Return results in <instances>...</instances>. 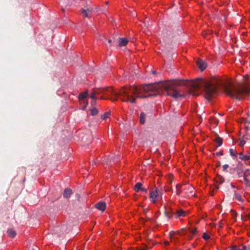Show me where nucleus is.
Wrapping results in <instances>:
<instances>
[{
  "mask_svg": "<svg viewBox=\"0 0 250 250\" xmlns=\"http://www.w3.org/2000/svg\"><path fill=\"white\" fill-rule=\"evenodd\" d=\"M186 215V212L182 209H179L174 213V215L176 218H178L180 217H184Z\"/></svg>",
  "mask_w": 250,
  "mask_h": 250,
  "instance_id": "obj_5",
  "label": "nucleus"
},
{
  "mask_svg": "<svg viewBox=\"0 0 250 250\" xmlns=\"http://www.w3.org/2000/svg\"><path fill=\"white\" fill-rule=\"evenodd\" d=\"M147 249H148V247L146 245H144L143 248H139L137 250H147Z\"/></svg>",
  "mask_w": 250,
  "mask_h": 250,
  "instance_id": "obj_34",
  "label": "nucleus"
},
{
  "mask_svg": "<svg viewBox=\"0 0 250 250\" xmlns=\"http://www.w3.org/2000/svg\"><path fill=\"white\" fill-rule=\"evenodd\" d=\"M196 64L198 66L199 68L201 71L204 70L207 68V64L206 62L201 59L197 60L196 62Z\"/></svg>",
  "mask_w": 250,
  "mask_h": 250,
  "instance_id": "obj_3",
  "label": "nucleus"
},
{
  "mask_svg": "<svg viewBox=\"0 0 250 250\" xmlns=\"http://www.w3.org/2000/svg\"><path fill=\"white\" fill-rule=\"evenodd\" d=\"M248 218L249 219H250V214H248Z\"/></svg>",
  "mask_w": 250,
  "mask_h": 250,
  "instance_id": "obj_52",
  "label": "nucleus"
},
{
  "mask_svg": "<svg viewBox=\"0 0 250 250\" xmlns=\"http://www.w3.org/2000/svg\"><path fill=\"white\" fill-rule=\"evenodd\" d=\"M82 13L83 14V16L85 17H87L88 15V13L87 12V11L85 9H82Z\"/></svg>",
  "mask_w": 250,
  "mask_h": 250,
  "instance_id": "obj_31",
  "label": "nucleus"
},
{
  "mask_svg": "<svg viewBox=\"0 0 250 250\" xmlns=\"http://www.w3.org/2000/svg\"><path fill=\"white\" fill-rule=\"evenodd\" d=\"M247 248L246 246H244L242 249H238V250H247Z\"/></svg>",
  "mask_w": 250,
  "mask_h": 250,
  "instance_id": "obj_43",
  "label": "nucleus"
},
{
  "mask_svg": "<svg viewBox=\"0 0 250 250\" xmlns=\"http://www.w3.org/2000/svg\"><path fill=\"white\" fill-rule=\"evenodd\" d=\"M239 158L240 159H241L244 161H247L249 160L250 158V157L247 155H244L242 153H240L239 154Z\"/></svg>",
  "mask_w": 250,
  "mask_h": 250,
  "instance_id": "obj_12",
  "label": "nucleus"
},
{
  "mask_svg": "<svg viewBox=\"0 0 250 250\" xmlns=\"http://www.w3.org/2000/svg\"><path fill=\"white\" fill-rule=\"evenodd\" d=\"M249 175H250V169H247L244 172L243 178H247Z\"/></svg>",
  "mask_w": 250,
  "mask_h": 250,
  "instance_id": "obj_23",
  "label": "nucleus"
},
{
  "mask_svg": "<svg viewBox=\"0 0 250 250\" xmlns=\"http://www.w3.org/2000/svg\"><path fill=\"white\" fill-rule=\"evenodd\" d=\"M162 196V195H160V196H161V198H162V196Z\"/></svg>",
  "mask_w": 250,
  "mask_h": 250,
  "instance_id": "obj_55",
  "label": "nucleus"
},
{
  "mask_svg": "<svg viewBox=\"0 0 250 250\" xmlns=\"http://www.w3.org/2000/svg\"><path fill=\"white\" fill-rule=\"evenodd\" d=\"M90 111L91 114L93 116L96 115L98 112L97 109L95 107H93L92 108H91L90 109Z\"/></svg>",
  "mask_w": 250,
  "mask_h": 250,
  "instance_id": "obj_21",
  "label": "nucleus"
},
{
  "mask_svg": "<svg viewBox=\"0 0 250 250\" xmlns=\"http://www.w3.org/2000/svg\"><path fill=\"white\" fill-rule=\"evenodd\" d=\"M85 10L87 11V12L88 13H90L92 12V9H91V8H87L86 9H85Z\"/></svg>",
  "mask_w": 250,
  "mask_h": 250,
  "instance_id": "obj_39",
  "label": "nucleus"
},
{
  "mask_svg": "<svg viewBox=\"0 0 250 250\" xmlns=\"http://www.w3.org/2000/svg\"><path fill=\"white\" fill-rule=\"evenodd\" d=\"M95 207L100 210L104 211L106 208V204L104 202H100L95 205Z\"/></svg>",
  "mask_w": 250,
  "mask_h": 250,
  "instance_id": "obj_4",
  "label": "nucleus"
},
{
  "mask_svg": "<svg viewBox=\"0 0 250 250\" xmlns=\"http://www.w3.org/2000/svg\"><path fill=\"white\" fill-rule=\"evenodd\" d=\"M221 165V162H218L216 164L217 167H220Z\"/></svg>",
  "mask_w": 250,
  "mask_h": 250,
  "instance_id": "obj_44",
  "label": "nucleus"
},
{
  "mask_svg": "<svg viewBox=\"0 0 250 250\" xmlns=\"http://www.w3.org/2000/svg\"><path fill=\"white\" fill-rule=\"evenodd\" d=\"M165 215L167 218H170L173 215H174V213L171 211L170 210L169 211L166 210L165 211Z\"/></svg>",
  "mask_w": 250,
  "mask_h": 250,
  "instance_id": "obj_14",
  "label": "nucleus"
},
{
  "mask_svg": "<svg viewBox=\"0 0 250 250\" xmlns=\"http://www.w3.org/2000/svg\"><path fill=\"white\" fill-rule=\"evenodd\" d=\"M224 178L221 176L218 177L217 179V182L219 183L220 184L223 183L224 182Z\"/></svg>",
  "mask_w": 250,
  "mask_h": 250,
  "instance_id": "obj_30",
  "label": "nucleus"
},
{
  "mask_svg": "<svg viewBox=\"0 0 250 250\" xmlns=\"http://www.w3.org/2000/svg\"><path fill=\"white\" fill-rule=\"evenodd\" d=\"M96 93L95 92V91H94V90L93 89L92 90V92L91 93L90 95V97L92 99H97L96 98V97L95 96L96 95Z\"/></svg>",
  "mask_w": 250,
  "mask_h": 250,
  "instance_id": "obj_28",
  "label": "nucleus"
},
{
  "mask_svg": "<svg viewBox=\"0 0 250 250\" xmlns=\"http://www.w3.org/2000/svg\"><path fill=\"white\" fill-rule=\"evenodd\" d=\"M203 238L206 240H207L208 239H209V238H210L209 236L206 233H204L203 235Z\"/></svg>",
  "mask_w": 250,
  "mask_h": 250,
  "instance_id": "obj_32",
  "label": "nucleus"
},
{
  "mask_svg": "<svg viewBox=\"0 0 250 250\" xmlns=\"http://www.w3.org/2000/svg\"><path fill=\"white\" fill-rule=\"evenodd\" d=\"M189 234L188 235V237H189V239H191L192 236L196 233V232L197 231V228H195L192 230L191 229H189Z\"/></svg>",
  "mask_w": 250,
  "mask_h": 250,
  "instance_id": "obj_17",
  "label": "nucleus"
},
{
  "mask_svg": "<svg viewBox=\"0 0 250 250\" xmlns=\"http://www.w3.org/2000/svg\"><path fill=\"white\" fill-rule=\"evenodd\" d=\"M235 198L239 201H240V202H242L243 201V199H242V196H241L240 194H235Z\"/></svg>",
  "mask_w": 250,
  "mask_h": 250,
  "instance_id": "obj_24",
  "label": "nucleus"
},
{
  "mask_svg": "<svg viewBox=\"0 0 250 250\" xmlns=\"http://www.w3.org/2000/svg\"><path fill=\"white\" fill-rule=\"evenodd\" d=\"M119 46L120 47L125 46L128 42V40L125 38H119Z\"/></svg>",
  "mask_w": 250,
  "mask_h": 250,
  "instance_id": "obj_6",
  "label": "nucleus"
},
{
  "mask_svg": "<svg viewBox=\"0 0 250 250\" xmlns=\"http://www.w3.org/2000/svg\"><path fill=\"white\" fill-rule=\"evenodd\" d=\"M216 154L217 155H223V151H219L216 153Z\"/></svg>",
  "mask_w": 250,
  "mask_h": 250,
  "instance_id": "obj_41",
  "label": "nucleus"
},
{
  "mask_svg": "<svg viewBox=\"0 0 250 250\" xmlns=\"http://www.w3.org/2000/svg\"><path fill=\"white\" fill-rule=\"evenodd\" d=\"M96 95L101 93L104 94V88H95L93 89Z\"/></svg>",
  "mask_w": 250,
  "mask_h": 250,
  "instance_id": "obj_15",
  "label": "nucleus"
},
{
  "mask_svg": "<svg viewBox=\"0 0 250 250\" xmlns=\"http://www.w3.org/2000/svg\"><path fill=\"white\" fill-rule=\"evenodd\" d=\"M161 195V191L158 189H156L154 191H152L149 194V199L153 203H155L158 198Z\"/></svg>",
  "mask_w": 250,
  "mask_h": 250,
  "instance_id": "obj_2",
  "label": "nucleus"
},
{
  "mask_svg": "<svg viewBox=\"0 0 250 250\" xmlns=\"http://www.w3.org/2000/svg\"><path fill=\"white\" fill-rule=\"evenodd\" d=\"M176 233L177 234H179L180 235H185L187 234V232L184 229H182L180 230L177 231Z\"/></svg>",
  "mask_w": 250,
  "mask_h": 250,
  "instance_id": "obj_25",
  "label": "nucleus"
},
{
  "mask_svg": "<svg viewBox=\"0 0 250 250\" xmlns=\"http://www.w3.org/2000/svg\"><path fill=\"white\" fill-rule=\"evenodd\" d=\"M215 142L216 144H218V146H220L222 145L223 143V140L219 136H218L215 140Z\"/></svg>",
  "mask_w": 250,
  "mask_h": 250,
  "instance_id": "obj_20",
  "label": "nucleus"
},
{
  "mask_svg": "<svg viewBox=\"0 0 250 250\" xmlns=\"http://www.w3.org/2000/svg\"><path fill=\"white\" fill-rule=\"evenodd\" d=\"M112 42V40L111 39H109L108 40V42L110 43L111 42Z\"/></svg>",
  "mask_w": 250,
  "mask_h": 250,
  "instance_id": "obj_48",
  "label": "nucleus"
},
{
  "mask_svg": "<svg viewBox=\"0 0 250 250\" xmlns=\"http://www.w3.org/2000/svg\"><path fill=\"white\" fill-rule=\"evenodd\" d=\"M152 73L153 74H156V71H155V70H153V71H152Z\"/></svg>",
  "mask_w": 250,
  "mask_h": 250,
  "instance_id": "obj_49",
  "label": "nucleus"
},
{
  "mask_svg": "<svg viewBox=\"0 0 250 250\" xmlns=\"http://www.w3.org/2000/svg\"><path fill=\"white\" fill-rule=\"evenodd\" d=\"M229 151L230 154L232 156H236L237 153L235 151V150H234L233 149L230 148Z\"/></svg>",
  "mask_w": 250,
  "mask_h": 250,
  "instance_id": "obj_26",
  "label": "nucleus"
},
{
  "mask_svg": "<svg viewBox=\"0 0 250 250\" xmlns=\"http://www.w3.org/2000/svg\"><path fill=\"white\" fill-rule=\"evenodd\" d=\"M184 85L188 88L189 94L198 95L203 90L204 97L207 99V80L198 78L194 81H183L178 80H172L164 82L154 84H144L139 87L130 86L124 87L120 92H118L112 87L104 88V94L111 96L112 101L117 100L119 95L123 102L131 104L135 103L138 98H146L151 96L163 94L170 96L175 99L184 97V95L179 93L176 89V86Z\"/></svg>",
  "mask_w": 250,
  "mask_h": 250,
  "instance_id": "obj_1",
  "label": "nucleus"
},
{
  "mask_svg": "<svg viewBox=\"0 0 250 250\" xmlns=\"http://www.w3.org/2000/svg\"><path fill=\"white\" fill-rule=\"evenodd\" d=\"M247 123H248L249 124H250V119L249 120H248Z\"/></svg>",
  "mask_w": 250,
  "mask_h": 250,
  "instance_id": "obj_51",
  "label": "nucleus"
},
{
  "mask_svg": "<svg viewBox=\"0 0 250 250\" xmlns=\"http://www.w3.org/2000/svg\"><path fill=\"white\" fill-rule=\"evenodd\" d=\"M89 137H90V139L89 141H88V142H87V143H86V144H88L90 143L91 142V141H92V138H91V136H89Z\"/></svg>",
  "mask_w": 250,
  "mask_h": 250,
  "instance_id": "obj_45",
  "label": "nucleus"
},
{
  "mask_svg": "<svg viewBox=\"0 0 250 250\" xmlns=\"http://www.w3.org/2000/svg\"><path fill=\"white\" fill-rule=\"evenodd\" d=\"M165 245L167 246V245H169V242L166 241V242H165Z\"/></svg>",
  "mask_w": 250,
  "mask_h": 250,
  "instance_id": "obj_47",
  "label": "nucleus"
},
{
  "mask_svg": "<svg viewBox=\"0 0 250 250\" xmlns=\"http://www.w3.org/2000/svg\"><path fill=\"white\" fill-rule=\"evenodd\" d=\"M112 161L116 162H118L117 158L115 159V158H114L113 156L108 157V158L107 159L104 160L105 163L107 165H109Z\"/></svg>",
  "mask_w": 250,
  "mask_h": 250,
  "instance_id": "obj_11",
  "label": "nucleus"
},
{
  "mask_svg": "<svg viewBox=\"0 0 250 250\" xmlns=\"http://www.w3.org/2000/svg\"><path fill=\"white\" fill-rule=\"evenodd\" d=\"M183 184H179L176 185V194L177 195H180V194L182 193V190L181 189V188L182 187Z\"/></svg>",
  "mask_w": 250,
  "mask_h": 250,
  "instance_id": "obj_13",
  "label": "nucleus"
},
{
  "mask_svg": "<svg viewBox=\"0 0 250 250\" xmlns=\"http://www.w3.org/2000/svg\"><path fill=\"white\" fill-rule=\"evenodd\" d=\"M250 129L249 130H248V134H249L250 133Z\"/></svg>",
  "mask_w": 250,
  "mask_h": 250,
  "instance_id": "obj_53",
  "label": "nucleus"
},
{
  "mask_svg": "<svg viewBox=\"0 0 250 250\" xmlns=\"http://www.w3.org/2000/svg\"><path fill=\"white\" fill-rule=\"evenodd\" d=\"M146 115L145 113L142 112L140 114V117H139V122L141 124L144 125L145 124V121H146Z\"/></svg>",
  "mask_w": 250,
  "mask_h": 250,
  "instance_id": "obj_10",
  "label": "nucleus"
},
{
  "mask_svg": "<svg viewBox=\"0 0 250 250\" xmlns=\"http://www.w3.org/2000/svg\"><path fill=\"white\" fill-rule=\"evenodd\" d=\"M101 99H106V98H104V97L103 96H101V98H100Z\"/></svg>",
  "mask_w": 250,
  "mask_h": 250,
  "instance_id": "obj_50",
  "label": "nucleus"
},
{
  "mask_svg": "<svg viewBox=\"0 0 250 250\" xmlns=\"http://www.w3.org/2000/svg\"><path fill=\"white\" fill-rule=\"evenodd\" d=\"M237 172L238 173V175L239 177H241L242 174H244V171L242 169V164L241 163H239L236 167Z\"/></svg>",
  "mask_w": 250,
  "mask_h": 250,
  "instance_id": "obj_7",
  "label": "nucleus"
},
{
  "mask_svg": "<svg viewBox=\"0 0 250 250\" xmlns=\"http://www.w3.org/2000/svg\"><path fill=\"white\" fill-rule=\"evenodd\" d=\"M133 189L136 192L141 191V189H143L142 184L140 182L137 183L134 186Z\"/></svg>",
  "mask_w": 250,
  "mask_h": 250,
  "instance_id": "obj_9",
  "label": "nucleus"
},
{
  "mask_svg": "<svg viewBox=\"0 0 250 250\" xmlns=\"http://www.w3.org/2000/svg\"><path fill=\"white\" fill-rule=\"evenodd\" d=\"M7 233L8 236L11 238H14L16 235L15 231L12 229H8L7 230Z\"/></svg>",
  "mask_w": 250,
  "mask_h": 250,
  "instance_id": "obj_18",
  "label": "nucleus"
},
{
  "mask_svg": "<svg viewBox=\"0 0 250 250\" xmlns=\"http://www.w3.org/2000/svg\"><path fill=\"white\" fill-rule=\"evenodd\" d=\"M141 191H145L146 193L147 192V189H145L144 188H143V189H141Z\"/></svg>",
  "mask_w": 250,
  "mask_h": 250,
  "instance_id": "obj_46",
  "label": "nucleus"
},
{
  "mask_svg": "<svg viewBox=\"0 0 250 250\" xmlns=\"http://www.w3.org/2000/svg\"><path fill=\"white\" fill-rule=\"evenodd\" d=\"M110 115V112H105L104 114H103L101 116V118L103 120H105V119L108 118L109 117Z\"/></svg>",
  "mask_w": 250,
  "mask_h": 250,
  "instance_id": "obj_22",
  "label": "nucleus"
},
{
  "mask_svg": "<svg viewBox=\"0 0 250 250\" xmlns=\"http://www.w3.org/2000/svg\"><path fill=\"white\" fill-rule=\"evenodd\" d=\"M194 188L191 186H188V188H186L185 189L187 191V192H186V193L187 194H192L193 192V190H194Z\"/></svg>",
  "mask_w": 250,
  "mask_h": 250,
  "instance_id": "obj_19",
  "label": "nucleus"
},
{
  "mask_svg": "<svg viewBox=\"0 0 250 250\" xmlns=\"http://www.w3.org/2000/svg\"><path fill=\"white\" fill-rule=\"evenodd\" d=\"M165 191H171L172 190V188H165Z\"/></svg>",
  "mask_w": 250,
  "mask_h": 250,
  "instance_id": "obj_42",
  "label": "nucleus"
},
{
  "mask_svg": "<svg viewBox=\"0 0 250 250\" xmlns=\"http://www.w3.org/2000/svg\"><path fill=\"white\" fill-rule=\"evenodd\" d=\"M72 193V190L70 188H65L63 194V196L64 198H69L70 197Z\"/></svg>",
  "mask_w": 250,
  "mask_h": 250,
  "instance_id": "obj_8",
  "label": "nucleus"
},
{
  "mask_svg": "<svg viewBox=\"0 0 250 250\" xmlns=\"http://www.w3.org/2000/svg\"><path fill=\"white\" fill-rule=\"evenodd\" d=\"M230 211L232 213V216L233 218H234L235 219H236V216H237V213L233 210H231Z\"/></svg>",
  "mask_w": 250,
  "mask_h": 250,
  "instance_id": "obj_33",
  "label": "nucleus"
},
{
  "mask_svg": "<svg viewBox=\"0 0 250 250\" xmlns=\"http://www.w3.org/2000/svg\"><path fill=\"white\" fill-rule=\"evenodd\" d=\"M108 3V1L106 2V4H107Z\"/></svg>",
  "mask_w": 250,
  "mask_h": 250,
  "instance_id": "obj_54",
  "label": "nucleus"
},
{
  "mask_svg": "<svg viewBox=\"0 0 250 250\" xmlns=\"http://www.w3.org/2000/svg\"><path fill=\"white\" fill-rule=\"evenodd\" d=\"M88 96V93L85 91L84 92L81 93L79 95V99L80 100H82L86 98Z\"/></svg>",
  "mask_w": 250,
  "mask_h": 250,
  "instance_id": "obj_16",
  "label": "nucleus"
},
{
  "mask_svg": "<svg viewBox=\"0 0 250 250\" xmlns=\"http://www.w3.org/2000/svg\"><path fill=\"white\" fill-rule=\"evenodd\" d=\"M244 181H245V184L248 187L250 186V180H248L247 178H243Z\"/></svg>",
  "mask_w": 250,
  "mask_h": 250,
  "instance_id": "obj_29",
  "label": "nucleus"
},
{
  "mask_svg": "<svg viewBox=\"0 0 250 250\" xmlns=\"http://www.w3.org/2000/svg\"><path fill=\"white\" fill-rule=\"evenodd\" d=\"M167 177L169 183H171L173 181V175L172 174L169 173L167 175Z\"/></svg>",
  "mask_w": 250,
  "mask_h": 250,
  "instance_id": "obj_27",
  "label": "nucleus"
},
{
  "mask_svg": "<svg viewBox=\"0 0 250 250\" xmlns=\"http://www.w3.org/2000/svg\"><path fill=\"white\" fill-rule=\"evenodd\" d=\"M97 99H92V101L91 102V104L92 105H95L96 104Z\"/></svg>",
  "mask_w": 250,
  "mask_h": 250,
  "instance_id": "obj_35",
  "label": "nucleus"
},
{
  "mask_svg": "<svg viewBox=\"0 0 250 250\" xmlns=\"http://www.w3.org/2000/svg\"><path fill=\"white\" fill-rule=\"evenodd\" d=\"M229 250H238V249L236 246H233Z\"/></svg>",
  "mask_w": 250,
  "mask_h": 250,
  "instance_id": "obj_38",
  "label": "nucleus"
},
{
  "mask_svg": "<svg viewBox=\"0 0 250 250\" xmlns=\"http://www.w3.org/2000/svg\"><path fill=\"white\" fill-rule=\"evenodd\" d=\"M246 143V142L244 140L240 141L239 143V146H243Z\"/></svg>",
  "mask_w": 250,
  "mask_h": 250,
  "instance_id": "obj_36",
  "label": "nucleus"
},
{
  "mask_svg": "<svg viewBox=\"0 0 250 250\" xmlns=\"http://www.w3.org/2000/svg\"><path fill=\"white\" fill-rule=\"evenodd\" d=\"M218 226L219 228H222L223 226V224L222 223V221H220L218 223Z\"/></svg>",
  "mask_w": 250,
  "mask_h": 250,
  "instance_id": "obj_40",
  "label": "nucleus"
},
{
  "mask_svg": "<svg viewBox=\"0 0 250 250\" xmlns=\"http://www.w3.org/2000/svg\"><path fill=\"white\" fill-rule=\"evenodd\" d=\"M229 167V165L227 164H225L223 166V168L224 171H226L227 168Z\"/></svg>",
  "mask_w": 250,
  "mask_h": 250,
  "instance_id": "obj_37",
  "label": "nucleus"
}]
</instances>
